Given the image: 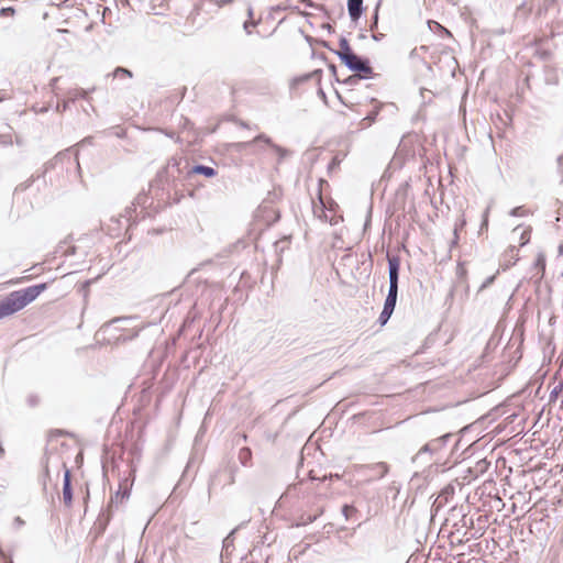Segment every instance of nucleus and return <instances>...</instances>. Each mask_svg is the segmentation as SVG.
I'll list each match as a JSON object with an SVG mask.
<instances>
[{"mask_svg":"<svg viewBox=\"0 0 563 563\" xmlns=\"http://www.w3.org/2000/svg\"><path fill=\"white\" fill-rule=\"evenodd\" d=\"M452 438V434L451 433H445L437 439H433L431 440L430 442L426 443L421 449L420 451L418 452V454H421V453H426V452H429V453H435L438 452L439 450H441L443 446L446 445L448 441Z\"/></svg>","mask_w":563,"mask_h":563,"instance_id":"obj_9","label":"nucleus"},{"mask_svg":"<svg viewBox=\"0 0 563 563\" xmlns=\"http://www.w3.org/2000/svg\"><path fill=\"white\" fill-rule=\"evenodd\" d=\"M246 13H247V16H249V19H247V20H254V19H253L254 11H253V8H252V5H251V4H247Z\"/></svg>","mask_w":563,"mask_h":563,"instance_id":"obj_44","label":"nucleus"},{"mask_svg":"<svg viewBox=\"0 0 563 563\" xmlns=\"http://www.w3.org/2000/svg\"><path fill=\"white\" fill-rule=\"evenodd\" d=\"M221 473H222L221 471L214 472L208 481V498L209 499L211 498L212 490L220 484L219 476Z\"/></svg>","mask_w":563,"mask_h":563,"instance_id":"obj_23","label":"nucleus"},{"mask_svg":"<svg viewBox=\"0 0 563 563\" xmlns=\"http://www.w3.org/2000/svg\"><path fill=\"white\" fill-rule=\"evenodd\" d=\"M317 518L318 515L302 514L296 522V527H302L312 523L317 520Z\"/></svg>","mask_w":563,"mask_h":563,"instance_id":"obj_25","label":"nucleus"},{"mask_svg":"<svg viewBox=\"0 0 563 563\" xmlns=\"http://www.w3.org/2000/svg\"><path fill=\"white\" fill-rule=\"evenodd\" d=\"M346 7L349 15L353 22L358 21L365 10L363 0H347Z\"/></svg>","mask_w":563,"mask_h":563,"instance_id":"obj_11","label":"nucleus"},{"mask_svg":"<svg viewBox=\"0 0 563 563\" xmlns=\"http://www.w3.org/2000/svg\"><path fill=\"white\" fill-rule=\"evenodd\" d=\"M388 275H389L388 290H398L399 274H388Z\"/></svg>","mask_w":563,"mask_h":563,"instance_id":"obj_32","label":"nucleus"},{"mask_svg":"<svg viewBox=\"0 0 563 563\" xmlns=\"http://www.w3.org/2000/svg\"><path fill=\"white\" fill-rule=\"evenodd\" d=\"M234 0H217V4L219 7H225L228 4H231Z\"/></svg>","mask_w":563,"mask_h":563,"instance_id":"obj_45","label":"nucleus"},{"mask_svg":"<svg viewBox=\"0 0 563 563\" xmlns=\"http://www.w3.org/2000/svg\"><path fill=\"white\" fill-rule=\"evenodd\" d=\"M49 477V471H48V466L46 465L45 466V470H44V486L46 485L45 481L46 478Z\"/></svg>","mask_w":563,"mask_h":563,"instance_id":"obj_50","label":"nucleus"},{"mask_svg":"<svg viewBox=\"0 0 563 563\" xmlns=\"http://www.w3.org/2000/svg\"><path fill=\"white\" fill-rule=\"evenodd\" d=\"M380 2H382V0H379L377 2L376 7L374 9L372 20H371V30L376 29L378 25V11H379V7H380Z\"/></svg>","mask_w":563,"mask_h":563,"instance_id":"obj_33","label":"nucleus"},{"mask_svg":"<svg viewBox=\"0 0 563 563\" xmlns=\"http://www.w3.org/2000/svg\"><path fill=\"white\" fill-rule=\"evenodd\" d=\"M393 313H394L393 310H389V309L383 307V310H382V312H380V314L378 317V320H377L378 323L380 325H385L389 321V319H390Z\"/></svg>","mask_w":563,"mask_h":563,"instance_id":"obj_27","label":"nucleus"},{"mask_svg":"<svg viewBox=\"0 0 563 563\" xmlns=\"http://www.w3.org/2000/svg\"><path fill=\"white\" fill-rule=\"evenodd\" d=\"M128 320H129V318H115L111 322L115 323V322H122V321H128Z\"/></svg>","mask_w":563,"mask_h":563,"instance_id":"obj_51","label":"nucleus"},{"mask_svg":"<svg viewBox=\"0 0 563 563\" xmlns=\"http://www.w3.org/2000/svg\"><path fill=\"white\" fill-rule=\"evenodd\" d=\"M239 461L243 466H247L252 460V451L250 448L244 446L239 451Z\"/></svg>","mask_w":563,"mask_h":563,"instance_id":"obj_19","label":"nucleus"},{"mask_svg":"<svg viewBox=\"0 0 563 563\" xmlns=\"http://www.w3.org/2000/svg\"><path fill=\"white\" fill-rule=\"evenodd\" d=\"M505 255L514 260V262L507 265V267H509L510 265H514L518 261V249L516 246H510L505 253Z\"/></svg>","mask_w":563,"mask_h":563,"instance_id":"obj_34","label":"nucleus"},{"mask_svg":"<svg viewBox=\"0 0 563 563\" xmlns=\"http://www.w3.org/2000/svg\"><path fill=\"white\" fill-rule=\"evenodd\" d=\"M46 289L47 283H41L11 291L7 297L0 300V320L20 311Z\"/></svg>","mask_w":563,"mask_h":563,"instance_id":"obj_1","label":"nucleus"},{"mask_svg":"<svg viewBox=\"0 0 563 563\" xmlns=\"http://www.w3.org/2000/svg\"><path fill=\"white\" fill-rule=\"evenodd\" d=\"M30 402H31L32 405H33V404H35V399L31 398V399H30Z\"/></svg>","mask_w":563,"mask_h":563,"instance_id":"obj_61","label":"nucleus"},{"mask_svg":"<svg viewBox=\"0 0 563 563\" xmlns=\"http://www.w3.org/2000/svg\"><path fill=\"white\" fill-rule=\"evenodd\" d=\"M388 274H399L400 258L398 256H388Z\"/></svg>","mask_w":563,"mask_h":563,"instance_id":"obj_22","label":"nucleus"},{"mask_svg":"<svg viewBox=\"0 0 563 563\" xmlns=\"http://www.w3.org/2000/svg\"><path fill=\"white\" fill-rule=\"evenodd\" d=\"M1 100H2V99L0 98V101H1Z\"/></svg>","mask_w":563,"mask_h":563,"instance_id":"obj_63","label":"nucleus"},{"mask_svg":"<svg viewBox=\"0 0 563 563\" xmlns=\"http://www.w3.org/2000/svg\"><path fill=\"white\" fill-rule=\"evenodd\" d=\"M108 76H112L114 78H132L133 73L125 67L118 66L111 74H108Z\"/></svg>","mask_w":563,"mask_h":563,"instance_id":"obj_20","label":"nucleus"},{"mask_svg":"<svg viewBox=\"0 0 563 563\" xmlns=\"http://www.w3.org/2000/svg\"><path fill=\"white\" fill-rule=\"evenodd\" d=\"M73 155V147H69L67 150H65L64 152H59L55 157H54V162L57 163V162H62L63 159L67 158V159H70ZM78 155H79V151L78 150H74V156H75V161H76V164H77V168L78 170H80V165H79V161H78Z\"/></svg>","mask_w":563,"mask_h":563,"instance_id":"obj_15","label":"nucleus"},{"mask_svg":"<svg viewBox=\"0 0 563 563\" xmlns=\"http://www.w3.org/2000/svg\"><path fill=\"white\" fill-rule=\"evenodd\" d=\"M339 46H340V49L339 51H334V53L338 55V57L340 58L341 62L345 60L347 57H350L353 54H355L353 52L352 47L350 46L349 41L344 36L340 37Z\"/></svg>","mask_w":563,"mask_h":563,"instance_id":"obj_13","label":"nucleus"},{"mask_svg":"<svg viewBox=\"0 0 563 563\" xmlns=\"http://www.w3.org/2000/svg\"><path fill=\"white\" fill-rule=\"evenodd\" d=\"M545 265H547L545 255L543 253H539L533 263L534 268L538 269L540 273L538 279H541L543 277L544 272H545Z\"/></svg>","mask_w":563,"mask_h":563,"instance_id":"obj_17","label":"nucleus"},{"mask_svg":"<svg viewBox=\"0 0 563 563\" xmlns=\"http://www.w3.org/2000/svg\"><path fill=\"white\" fill-rule=\"evenodd\" d=\"M342 64L354 74L358 75V78H374L376 75L371 66V62L367 57L353 54L347 57Z\"/></svg>","mask_w":563,"mask_h":563,"instance_id":"obj_3","label":"nucleus"},{"mask_svg":"<svg viewBox=\"0 0 563 563\" xmlns=\"http://www.w3.org/2000/svg\"><path fill=\"white\" fill-rule=\"evenodd\" d=\"M494 280H495V275L487 277L485 279V282L482 284L479 289L482 290V289L487 288L489 285H492L494 283Z\"/></svg>","mask_w":563,"mask_h":563,"instance_id":"obj_40","label":"nucleus"},{"mask_svg":"<svg viewBox=\"0 0 563 563\" xmlns=\"http://www.w3.org/2000/svg\"><path fill=\"white\" fill-rule=\"evenodd\" d=\"M15 13V9L13 7H3L0 9V16H13Z\"/></svg>","mask_w":563,"mask_h":563,"instance_id":"obj_36","label":"nucleus"},{"mask_svg":"<svg viewBox=\"0 0 563 563\" xmlns=\"http://www.w3.org/2000/svg\"><path fill=\"white\" fill-rule=\"evenodd\" d=\"M390 489H393V492L398 493V488L395 486V483L390 486Z\"/></svg>","mask_w":563,"mask_h":563,"instance_id":"obj_54","label":"nucleus"},{"mask_svg":"<svg viewBox=\"0 0 563 563\" xmlns=\"http://www.w3.org/2000/svg\"><path fill=\"white\" fill-rule=\"evenodd\" d=\"M256 140H262L265 144L269 145L279 156L278 161L282 162L287 155H289V151L285 147H282L278 144H275L269 136L264 133H261L256 136Z\"/></svg>","mask_w":563,"mask_h":563,"instance_id":"obj_12","label":"nucleus"},{"mask_svg":"<svg viewBox=\"0 0 563 563\" xmlns=\"http://www.w3.org/2000/svg\"><path fill=\"white\" fill-rule=\"evenodd\" d=\"M563 390V383L560 382L550 393V396H549V402H555L559 395L562 393Z\"/></svg>","mask_w":563,"mask_h":563,"instance_id":"obj_28","label":"nucleus"},{"mask_svg":"<svg viewBox=\"0 0 563 563\" xmlns=\"http://www.w3.org/2000/svg\"><path fill=\"white\" fill-rule=\"evenodd\" d=\"M559 254L562 255L563 254V244H560L559 245Z\"/></svg>","mask_w":563,"mask_h":563,"instance_id":"obj_53","label":"nucleus"},{"mask_svg":"<svg viewBox=\"0 0 563 563\" xmlns=\"http://www.w3.org/2000/svg\"><path fill=\"white\" fill-rule=\"evenodd\" d=\"M243 525H244V522L241 523L240 526H238L236 528H234L233 530H231V532L224 538L223 549H225L228 551L233 545L234 534Z\"/></svg>","mask_w":563,"mask_h":563,"instance_id":"obj_26","label":"nucleus"},{"mask_svg":"<svg viewBox=\"0 0 563 563\" xmlns=\"http://www.w3.org/2000/svg\"><path fill=\"white\" fill-rule=\"evenodd\" d=\"M51 166H53V162H48V163L46 164V169H47L48 167H51Z\"/></svg>","mask_w":563,"mask_h":563,"instance_id":"obj_57","label":"nucleus"},{"mask_svg":"<svg viewBox=\"0 0 563 563\" xmlns=\"http://www.w3.org/2000/svg\"><path fill=\"white\" fill-rule=\"evenodd\" d=\"M111 220L114 221L119 225V228H121V225L123 223H128L129 222V219L123 217V216H121L120 218H115V219L112 218Z\"/></svg>","mask_w":563,"mask_h":563,"instance_id":"obj_41","label":"nucleus"},{"mask_svg":"<svg viewBox=\"0 0 563 563\" xmlns=\"http://www.w3.org/2000/svg\"><path fill=\"white\" fill-rule=\"evenodd\" d=\"M398 290H388L385 298L384 308L395 310L397 303Z\"/></svg>","mask_w":563,"mask_h":563,"instance_id":"obj_16","label":"nucleus"},{"mask_svg":"<svg viewBox=\"0 0 563 563\" xmlns=\"http://www.w3.org/2000/svg\"><path fill=\"white\" fill-rule=\"evenodd\" d=\"M111 517H112L111 509L108 507L99 514V516L97 517V519L95 521L93 528H92L95 538H99L100 536H102L104 533L108 525L110 523Z\"/></svg>","mask_w":563,"mask_h":563,"instance_id":"obj_5","label":"nucleus"},{"mask_svg":"<svg viewBox=\"0 0 563 563\" xmlns=\"http://www.w3.org/2000/svg\"><path fill=\"white\" fill-rule=\"evenodd\" d=\"M130 492L131 488L128 484V479H125L124 483L119 485V489L115 492L114 496L111 497L108 508L111 509L113 505L118 507L119 505L123 504L126 499H129Z\"/></svg>","mask_w":563,"mask_h":563,"instance_id":"obj_10","label":"nucleus"},{"mask_svg":"<svg viewBox=\"0 0 563 563\" xmlns=\"http://www.w3.org/2000/svg\"><path fill=\"white\" fill-rule=\"evenodd\" d=\"M360 472L367 475V482L383 478L389 472V465L385 462L365 464L360 466Z\"/></svg>","mask_w":563,"mask_h":563,"instance_id":"obj_4","label":"nucleus"},{"mask_svg":"<svg viewBox=\"0 0 563 563\" xmlns=\"http://www.w3.org/2000/svg\"><path fill=\"white\" fill-rule=\"evenodd\" d=\"M319 200H320V203L323 205V200H322V197H321V192H319Z\"/></svg>","mask_w":563,"mask_h":563,"instance_id":"obj_58","label":"nucleus"},{"mask_svg":"<svg viewBox=\"0 0 563 563\" xmlns=\"http://www.w3.org/2000/svg\"><path fill=\"white\" fill-rule=\"evenodd\" d=\"M383 37H384L383 33H374V34H372V38L374 41H377V42L380 41Z\"/></svg>","mask_w":563,"mask_h":563,"instance_id":"obj_48","label":"nucleus"},{"mask_svg":"<svg viewBox=\"0 0 563 563\" xmlns=\"http://www.w3.org/2000/svg\"><path fill=\"white\" fill-rule=\"evenodd\" d=\"M260 23V21H255V20H246L244 23H243V30L245 31V33L247 35L252 34V29L255 27L257 24Z\"/></svg>","mask_w":563,"mask_h":563,"instance_id":"obj_35","label":"nucleus"},{"mask_svg":"<svg viewBox=\"0 0 563 563\" xmlns=\"http://www.w3.org/2000/svg\"><path fill=\"white\" fill-rule=\"evenodd\" d=\"M4 563H13V562H12V560H10V559H9V560H7V559L4 558Z\"/></svg>","mask_w":563,"mask_h":563,"instance_id":"obj_59","label":"nucleus"},{"mask_svg":"<svg viewBox=\"0 0 563 563\" xmlns=\"http://www.w3.org/2000/svg\"><path fill=\"white\" fill-rule=\"evenodd\" d=\"M23 525H24V520H23V519H21L20 517H15V518H14V526H15L16 528H20V527H22Z\"/></svg>","mask_w":563,"mask_h":563,"instance_id":"obj_46","label":"nucleus"},{"mask_svg":"<svg viewBox=\"0 0 563 563\" xmlns=\"http://www.w3.org/2000/svg\"><path fill=\"white\" fill-rule=\"evenodd\" d=\"M86 144H92V137L91 136H87L85 137L80 143L79 145H86Z\"/></svg>","mask_w":563,"mask_h":563,"instance_id":"obj_47","label":"nucleus"},{"mask_svg":"<svg viewBox=\"0 0 563 563\" xmlns=\"http://www.w3.org/2000/svg\"><path fill=\"white\" fill-rule=\"evenodd\" d=\"M34 183V178L31 177L30 179H27L26 181L24 183H21L19 184L16 187H15V191H24L26 190L32 184Z\"/></svg>","mask_w":563,"mask_h":563,"instance_id":"obj_37","label":"nucleus"},{"mask_svg":"<svg viewBox=\"0 0 563 563\" xmlns=\"http://www.w3.org/2000/svg\"><path fill=\"white\" fill-rule=\"evenodd\" d=\"M329 70L331 71V74L333 75L335 80L340 81L339 78H338V75H336L338 68H336V66L334 64H330L329 65Z\"/></svg>","mask_w":563,"mask_h":563,"instance_id":"obj_42","label":"nucleus"},{"mask_svg":"<svg viewBox=\"0 0 563 563\" xmlns=\"http://www.w3.org/2000/svg\"><path fill=\"white\" fill-rule=\"evenodd\" d=\"M379 109L376 108L373 111H371L365 118H363V120L361 121L362 128H368L369 125H372L376 121Z\"/></svg>","mask_w":563,"mask_h":563,"instance_id":"obj_24","label":"nucleus"},{"mask_svg":"<svg viewBox=\"0 0 563 563\" xmlns=\"http://www.w3.org/2000/svg\"><path fill=\"white\" fill-rule=\"evenodd\" d=\"M217 174V169L211 166L196 164L186 170L185 178L190 180L194 175H201L206 178H212Z\"/></svg>","mask_w":563,"mask_h":563,"instance_id":"obj_8","label":"nucleus"},{"mask_svg":"<svg viewBox=\"0 0 563 563\" xmlns=\"http://www.w3.org/2000/svg\"><path fill=\"white\" fill-rule=\"evenodd\" d=\"M482 225H487V219L485 218Z\"/></svg>","mask_w":563,"mask_h":563,"instance_id":"obj_60","label":"nucleus"},{"mask_svg":"<svg viewBox=\"0 0 563 563\" xmlns=\"http://www.w3.org/2000/svg\"><path fill=\"white\" fill-rule=\"evenodd\" d=\"M257 142H262V140H256L255 136L252 141L232 143L231 147L236 152H243L252 147Z\"/></svg>","mask_w":563,"mask_h":563,"instance_id":"obj_18","label":"nucleus"},{"mask_svg":"<svg viewBox=\"0 0 563 563\" xmlns=\"http://www.w3.org/2000/svg\"><path fill=\"white\" fill-rule=\"evenodd\" d=\"M64 478H63V500L67 507L73 504L74 492L71 486V473L70 470L64 464Z\"/></svg>","mask_w":563,"mask_h":563,"instance_id":"obj_6","label":"nucleus"},{"mask_svg":"<svg viewBox=\"0 0 563 563\" xmlns=\"http://www.w3.org/2000/svg\"><path fill=\"white\" fill-rule=\"evenodd\" d=\"M338 164H339V162H338L335 158H333V159L330 162V164L328 165L329 170H331L332 168H334L335 166H338Z\"/></svg>","mask_w":563,"mask_h":563,"instance_id":"obj_49","label":"nucleus"},{"mask_svg":"<svg viewBox=\"0 0 563 563\" xmlns=\"http://www.w3.org/2000/svg\"><path fill=\"white\" fill-rule=\"evenodd\" d=\"M188 168L190 166L187 159L181 156H172L166 166L158 172L157 178L162 184L176 189L180 183L187 180L185 174Z\"/></svg>","mask_w":563,"mask_h":563,"instance_id":"obj_2","label":"nucleus"},{"mask_svg":"<svg viewBox=\"0 0 563 563\" xmlns=\"http://www.w3.org/2000/svg\"><path fill=\"white\" fill-rule=\"evenodd\" d=\"M134 336H137V332H135L132 336H129V339H132ZM123 340L125 341V340H128V338H124Z\"/></svg>","mask_w":563,"mask_h":563,"instance_id":"obj_56","label":"nucleus"},{"mask_svg":"<svg viewBox=\"0 0 563 563\" xmlns=\"http://www.w3.org/2000/svg\"><path fill=\"white\" fill-rule=\"evenodd\" d=\"M341 510H342V515L344 516L345 520H349L353 516V514L356 512V508L354 506L347 505V504L343 505Z\"/></svg>","mask_w":563,"mask_h":563,"instance_id":"obj_31","label":"nucleus"},{"mask_svg":"<svg viewBox=\"0 0 563 563\" xmlns=\"http://www.w3.org/2000/svg\"><path fill=\"white\" fill-rule=\"evenodd\" d=\"M558 164H559V167L562 168L563 167V155L559 156L558 157Z\"/></svg>","mask_w":563,"mask_h":563,"instance_id":"obj_52","label":"nucleus"},{"mask_svg":"<svg viewBox=\"0 0 563 563\" xmlns=\"http://www.w3.org/2000/svg\"><path fill=\"white\" fill-rule=\"evenodd\" d=\"M70 102L66 99L62 103H57L56 111L57 112H65L69 108Z\"/></svg>","mask_w":563,"mask_h":563,"instance_id":"obj_39","label":"nucleus"},{"mask_svg":"<svg viewBox=\"0 0 563 563\" xmlns=\"http://www.w3.org/2000/svg\"><path fill=\"white\" fill-rule=\"evenodd\" d=\"M531 231H532V229L530 227H528L521 232L520 246H525L526 244H528L530 242Z\"/></svg>","mask_w":563,"mask_h":563,"instance_id":"obj_29","label":"nucleus"},{"mask_svg":"<svg viewBox=\"0 0 563 563\" xmlns=\"http://www.w3.org/2000/svg\"><path fill=\"white\" fill-rule=\"evenodd\" d=\"M390 489H393V492L398 493V488L395 486V483L390 486Z\"/></svg>","mask_w":563,"mask_h":563,"instance_id":"obj_55","label":"nucleus"},{"mask_svg":"<svg viewBox=\"0 0 563 563\" xmlns=\"http://www.w3.org/2000/svg\"><path fill=\"white\" fill-rule=\"evenodd\" d=\"M362 78H358V75L355 74V75L349 76L346 79H344L343 84L352 86V85H355Z\"/></svg>","mask_w":563,"mask_h":563,"instance_id":"obj_38","label":"nucleus"},{"mask_svg":"<svg viewBox=\"0 0 563 563\" xmlns=\"http://www.w3.org/2000/svg\"><path fill=\"white\" fill-rule=\"evenodd\" d=\"M321 78H322V70L321 69H314L313 71L311 73H308V74H305L300 77H297L294 79V84H302V82H306L310 79H314L317 85L320 86L321 84ZM318 96L327 103V95L324 92V90L319 87L318 89Z\"/></svg>","mask_w":563,"mask_h":563,"instance_id":"obj_7","label":"nucleus"},{"mask_svg":"<svg viewBox=\"0 0 563 563\" xmlns=\"http://www.w3.org/2000/svg\"><path fill=\"white\" fill-rule=\"evenodd\" d=\"M548 82L558 84V80L550 81V80L548 79Z\"/></svg>","mask_w":563,"mask_h":563,"instance_id":"obj_62","label":"nucleus"},{"mask_svg":"<svg viewBox=\"0 0 563 563\" xmlns=\"http://www.w3.org/2000/svg\"><path fill=\"white\" fill-rule=\"evenodd\" d=\"M529 211L523 206L515 207L509 211L511 217H526Z\"/></svg>","mask_w":563,"mask_h":563,"instance_id":"obj_30","label":"nucleus"},{"mask_svg":"<svg viewBox=\"0 0 563 563\" xmlns=\"http://www.w3.org/2000/svg\"><path fill=\"white\" fill-rule=\"evenodd\" d=\"M95 90V87L91 88L90 90H85L82 88H75V89H70L67 91L66 93V99L73 103L75 102L76 100H78L79 98L81 99H88V93L90 91H93Z\"/></svg>","mask_w":563,"mask_h":563,"instance_id":"obj_14","label":"nucleus"},{"mask_svg":"<svg viewBox=\"0 0 563 563\" xmlns=\"http://www.w3.org/2000/svg\"><path fill=\"white\" fill-rule=\"evenodd\" d=\"M234 482H235L234 472L232 470H230L229 473H228V482H227V484L228 485H232Z\"/></svg>","mask_w":563,"mask_h":563,"instance_id":"obj_43","label":"nucleus"},{"mask_svg":"<svg viewBox=\"0 0 563 563\" xmlns=\"http://www.w3.org/2000/svg\"><path fill=\"white\" fill-rule=\"evenodd\" d=\"M56 253H60L64 256H70L76 253V247L74 245L67 246V240H65L58 244Z\"/></svg>","mask_w":563,"mask_h":563,"instance_id":"obj_21","label":"nucleus"}]
</instances>
